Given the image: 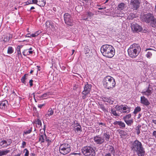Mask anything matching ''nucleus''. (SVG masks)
<instances>
[{
    "label": "nucleus",
    "mask_w": 156,
    "mask_h": 156,
    "mask_svg": "<svg viewBox=\"0 0 156 156\" xmlns=\"http://www.w3.org/2000/svg\"><path fill=\"white\" fill-rule=\"evenodd\" d=\"M101 51L103 56L108 58L112 57L115 54L114 48L109 44L103 45L101 47Z\"/></svg>",
    "instance_id": "f257e3e1"
},
{
    "label": "nucleus",
    "mask_w": 156,
    "mask_h": 156,
    "mask_svg": "<svg viewBox=\"0 0 156 156\" xmlns=\"http://www.w3.org/2000/svg\"><path fill=\"white\" fill-rule=\"evenodd\" d=\"M131 148L132 150L136 151L138 156H144L145 151L141 143L138 140H135L131 145Z\"/></svg>",
    "instance_id": "f03ea898"
},
{
    "label": "nucleus",
    "mask_w": 156,
    "mask_h": 156,
    "mask_svg": "<svg viewBox=\"0 0 156 156\" xmlns=\"http://www.w3.org/2000/svg\"><path fill=\"white\" fill-rule=\"evenodd\" d=\"M127 51L129 56L134 58L140 52L141 48L139 44L134 43L130 46Z\"/></svg>",
    "instance_id": "7ed1b4c3"
},
{
    "label": "nucleus",
    "mask_w": 156,
    "mask_h": 156,
    "mask_svg": "<svg viewBox=\"0 0 156 156\" xmlns=\"http://www.w3.org/2000/svg\"><path fill=\"white\" fill-rule=\"evenodd\" d=\"M104 87L108 89H112L115 86L116 83L114 79L110 76L105 77L103 80Z\"/></svg>",
    "instance_id": "20e7f679"
},
{
    "label": "nucleus",
    "mask_w": 156,
    "mask_h": 156,
    "mask_svg": "<svg viewBox=\"0 0 156 156\" xmlns=\"http://www.w3.org/2000/svg\"><path fill=\"white\" fill-rule=\"evenodd\" d=\"M143 20L147 23H150L151 26L156 28V19L153 15L151 13H147L143 16Z\"/></svg>",
    "instance_id": "39448f33"
},
{
    "label": "nucleus",
    "mask_w": 156,
    "mask_h": 156,
    "mask_svg": "<svg viewBox=\"0 0 156 156\" xmlns=\"http://www.w3.org/2000/svg\"><path fill=\"white\" fill-rule=\"evenodd\" d=\"M83 154L85 156H94L95 154L94 149L90 146L84 147L82 149Z\"/></svg>",
    "instance_id": "423d86ee"
},
{
    "label": "nucleus",
    "mask_w": 156,
    "mask_h": 156,
    "mask_svg": "<svg viewBox=\"0 0 156 156\" xmlns=\"http://www.w3.org/2000/svg\"><path fill=\"white\" fill-rule=\"evenodd\" d=\"M59 151L61 154L66 155L71 151L70 146L67 143L61 144L59 147Z\"/></svg>",
    "instance_id": "0eeeda50"
},
{
    "label": "nucleus",
    "mask_w": 156,
    "mask_h": 156,
    "mask_svg": "<svg viewBox=\"0 0 156 156\" xmlns=\"http://www.w3.org/2000/svg\"><path fill=\"white\" fill-rule=\"evenodd\" d=\"M65 23L69 26H71L73 25V20L72 17L69 13L65 14L64 16Z\"/></svg>",
    "instance_id": "6e6552de"
},
{
    "label": "nucleus",
    "mask_w": 156,
    "mask_h": 156,
    "mask_svg": "<svg viewBox=\"0 0 156 156\" xmlns=\"http://www.w3.org/2000/svg\"><path fill=\"white\" fill-rule=\"evenodd\" d=\"M91 87V85L88 83H87L85 85L84 87V90L82 93V94L83 95L82 97L83 99H85L86 98V96L90 93Z\"/></svg>",
    "instance_id": "1a4fd4ad"
},
{
    "label": "nucleus",
    "mask_w": 156,
    "mask_h": 156,
    "mask_svg": "<svg viewBox=\"0 0 156 156\" xmlns=\"http://www.w3.org/2000/svg\"><path fill=\"white\" fill-rule=\"evenodd\" d=\"M140 0H131L130 4L132 9L137 10L140 6Z\"/></svg>",
    "instance_id": "9d476101"
},
{
    "label": "nucleus",
    "mask_w": 156,
    "mask_h": 156,
    "mask_svg": "<svg viewBox=\"0 0 156 156\" xmlns=\"http://www.w3.org/2000/svg\"><path fill=\"white\" fill-rule=\"evenodd\" d=\"M94 142L97 144L101 145L104 142L103 138H102L101 135H97L93 137Z\"/></svg>",
    "instance_id": "9b49d317"
},
{
    "label": "nucleus",
    "mask_w": 156,
    "mask_h": 156,
    "mask_svg": "<svg viewBox=\"0 0 156 156\" xmlns=\"http://www.w3.org/2000/svg\"><path fill=\"white\" fill-rule=\"evenodd\" d=\"M131 27L132 30L134 32H138L142 30L141 27L136 23H132Z\"/></svg>",
    "instance_id": "f8f14e48"
},
{
    "label": "nucleus",
    "mask_w": 156,
    "mask_h": 156,
    "mask_svg": "<svg viewBox=\"0 0 156 156\" xmlns=\"http://www.w3.org/2000/svg\"><path fill=\"white\" fill-rule=\"evenodd\" d=\"M152 89L148 87L147 88L143 90L142 92L141 93L144 95H145L147 96H149L151 95V94L152 93Z\"/></svg>",
    "instance_id": "ddd939ff"
},
{
    "label": "nucleus",
    "mask_w": 156,
    "mask_h": 156,
    "mask_svg": "<svg viewBox=\"0 0 156 156\" xmlns=\"http://www.w3.org/2000/svg\"><path fill=\"white\" fill-rule=\"evenodd\" d=\"M102 99L104 102H106L107 103L111 105L112 104L114 101V99L110 97H103Z\"/></svg>",
    "instance_id": "4468645a"
},
{
    "label": "nucleus",
    "mask_w": 156,
    "mask_h": 156,
    "mask_svg": "<svg viewBox=\"0 0 156 156\" xmlns=\"http://www.w3.org/2000/svg\"><path fill=\"white\" fill-rule=\"evenodd\" d=\"M140 103L146 106H148L150 104L148 99L144 96L141 97Z\"/></svg>",
    "instance_id": "2eb2a0df"
},
{
    "label": "nucleus",
    "mask_w": 156,
    "mask_h": 156,
    "mask_svg": "<svg viewBox=\"0 0 156 156\" xmlns=\"http://www.w3.org/2000/svg\"><path fill=\"white\" fill-rule=\"evenodd\" d=\"M101 136L102 138H103L104 142H105V140L106 141H108L109 140L110 136L108 132L106 131L105 132V131L102 134Z\"/></svg>",
    "instance_id": "dca6fc26"
},
{
    "label": "nucleus",
    "mask_w": 156,
    "mask_h": 156,
    "mask_svg": "<svg viewBox=\"0 0 156 156\" xmlns=\"http://www.w3.org/2000/svg\"><path fill=\"white\" fill-rule=\"evenodd\" d=\"M131 108L126 105H122V112L123 113H128L130 111Z\"/></svg>",
    "instance_id": "f3484780"
},
{
    "label": "nucleus",
    "mask_w": 156,
    "mask_h": 156,
    "mask_svg": "<svg viewBox=\"0 0 156 156\" xmlns=\"http://www.w3.org/2000/svg\"><path fill=\"white\" fill-rule=\"evenodd\" d=\"M114 125H118L120 126V128H124L125 127V124L124 122L122 121H115L113 123Z\"/></svg>",
    "instance_id": "a211bd4d"
},
{
    "label": "nucleus",
    "mask_w": 156,
    "mask_h": 156,
    "mask_svg": "<svg viewBox=\"0 0 156 156\" xmlns=\"http://www.w3.org/2000/svg\"><path fill=\"white\" fill-rule=\"evenodd\" d=\"M54 114V110L51 108L49 109L47 113L45 115L46 119H48L50 116Z\"/></svg>",
    "instance_id": "6ab92c4d"
},
{
    "label": "nucleus",
    "mask_w": 156,
    "mask_h": 156,
    "mask_svg": "<svg viewBox=\"0 0 156 156\" xmlns=\"http://www.w3.org/2000/svg\"><path fill=\"white\" fill-rule=\"evenodd\" d=\"M74 130L76 132V131L77 132H81L82 131V129L81 126L78 123H76L74 125Z\"/></svg>",
    "instance_id": "aec40b11"
},
{
    "label": "nucleus",
    "mask_w": 156,
    "mask_h": 156,
    "mask_svg": "<svg viewBox=\"0 0 156 156\" xmlns=\"http://www.w3.org/2000/svg\"><path fill=\"white\" fill-rule=\"evenodd\" d=\"M46 137V135L44 133L41 135L40 134L39 141L41 143L44 142Z\"/></svg>",
    "instance_id": "412c9836"
},
{
    "label": "nucleus",
    "mask_w": 156,
    "mask_h": 156,
    "mask_svg": "<svg viewBox=\"0 0 156 156\" xmlns=\"http://www.w3.org/2000/svg\"><path fill=\"white\" fill-rule=\"evenodd\" d=\"M108 153H110L111 154H113L114 155H115V151L114 147L112 146H109L108 148Z\"/></svg>",
    "instance_id": "4be33fe9"
},
{
    "label": "nucleus",
    "mask_w": 156,
    "mask_h": 156,
    "mask_svg": "<svg viewBox=\"0 0 156 156\" xmlns=\"http://www.w3.org/2000/svg\"><path fill=\"white\" fill-rule=\"evenodd\" d=\"M126 8L125 5L122 2L119 4L118 5V9L120 11L123 10Z\"/></svg>",
    "instance_id": "5701e85b"
},
{
    "label": "nucleus",
    "mask_w": 156,
    "mask_h": 156,
    "mask_svg": "<svg viewBox=\"0 0 156 156\" xmlns=\"http://www.w3.org/2000/svg\"><path fill=\"white\" fill-rule=\"evenodd\" d=\"M10 151L9 150H0V156L6 155L7 154L10 153Z\"/></svg>",
    "instance_id": "b1692460"
},
{
    "label": "nucleus",
    "mask_w": 156,
    "mask_h": 156,
    "mask_svg": "<svg viewBox=\"0 0 156 156\" xmlns=\"http://www.w3.org/2000/svg\"><path fill=\"white\" fill-rule=\"evenodd\" d=\"M46 4V1L45 0H41V1H38L37 5L40 6H44Z\"/></svg>",
    "instance_id": "393cba45"
},
{
    "label": "nucleus",
    "mask_w": 156,
    "mask_h": 156,
    "mask_svg": "<svg viewBox=\"0 0 156 156\" xmlns=\"http://www.w3.org/2000/svg\"><path fill=\"white\" fill-rule=\"evenodd\" d=\"M7 103V101H2L0 103V108L2 109H4L6 106V103Z\"/></svg>",
    "instance_id": "a878e982"
},
{
    "label": "nucleus",
    "mask_w": 156,
    "mask_h": 156,
    "mask_svg": "<svg viewBox=\"0 0 156 156\" xmlns=\"http://www.w3.org/2000/svg\"><path fill=\"white\" fill-rule=\"evenodd\" d=\"M6 141L5 140H2L0 142V147H6Z\"/></svg>",
    "instance_id": "bb28decb"
},
{
    "label": "nucleus",
    "mask_w": 156,
    "mask_h": 156,
    "mask_svg": "<svg viewBox=\"0 0 156 156\" xmlns=\"http://www.w3.org/2000/svg\"><path fill=\"white\" fill-rule=\"evenodd\" d=\"M126 123L129 126H130L133 123V119H130L126 120H124Z\"/></svg>",
    "instance_id": "cd10ccee"
},
{
    "label": "nucleus",
    "mask_w": 156,
    "mask_h": 156,
    "mask_svg": "<svg viewBox=\"0 0 156 156\" xmlns=\"http://www.w3.org/2000/svg\"><path fill=\"white\" fill-rule=\"evenodd\" d=\"M14 51V49L12 47H9L8 48L7 53L9 54H12Z\"/></svg>",
    "instance_id": "c85d7f7f"
},
{
    "label": "nucleus",
    "mask_w": 156,
    "mask_h": 156,
    "mask_svg": "<svg viewBox=\"0 0 156 156\" xmlns=\"http://www.w3.org/2000/svg\"><path fill=\"white\" fill-rule=\"evenodd\" d=\"M32 131V127L30 128V129H27L25 130L23 133V135L24 136V135H27L28 134H29Z\"/></svg>",
    "instance_id": "c756f323"
},
{
    "label": "nucleus",
    "mask_w": 156,
    "mask_h": 156,
    "mask_svg": "<svg viewBox=\"0 0 156 156\" xmlns=\"http://www.w3.org/2000/svg\"><path fill=\"white\" fill-rule=\"evenodd\" d=\"M141 108L139 106H137V107L135 108L134 111L133 112V113L134 114H136L138 112H140L141 111Z\"/></svg>",
    "instance_id": "7c9ffc66"
},
{
    "label": "nucleus",
    "mask_w": 156,
    "mask_h": 156,
    "mask_svg": "<svg viewBox=\"0 0 156 156\" xmlns=\"http://www.w3.org/2000/svg\"><path fill=\"white\" fill-rule=\"evenodd\" d=\"M152 55V52L150 51H148L147 52L145 55V56L147 58L150 59L151 58Z\"/></svg>",
    "instance_id": "2f4dec72"
},
{
    "label": "nucleus",
    "mask_w": 156,
    "mask_h": 156,
    "mask_svg": "<svg viewBox=\"0 0 156 156\" xmlns=\"http://www.w3.org/2000/svg\"><path fill=\"white\" fill-rule=\"evenodd\" d=\"M122 105H116L115 107V109L118 111L122 113Z\"/></svg>",
    "instance_id": "473e14b6"
},
{
    "label": "nucleus",
    "mask_w": 156,
    "mask_h": 156,
    "mask_svg": "<svg viewBox=\"0 0 156 156\" xmlns=\"http://www.w3.org/2000/svg\"><path fill=\"white\" fill-rule=\"evenodd\" d=\"M111 112L114 116H119L118 114L117 113L116 111L114 109H111Z\"/></svg>",
    "instance_id": "72a5a7b5"
},
{
    "label": "nucleus",
    "mask_w": 156,
    "mask_h": 156,
    "mask_svg": "<svg viewBox=\"0 0 156 156\" xmlns=\"http://www.w3.org/2000/svg\"><path fill=\"white\" fill-rule=\"evenodd\" d=\"M141 128L140 125H138L136 127V133L137 135H139L140 133V130L141 129L140 128Z\"/></svg>",
    "instance_id": "f704fd0d"
},
{
    "label": "nucleus",
    "mask_w": 156,
    "mask_h": 156,
    "mask_svg": "<svg viewBox=\"0 0 156 156\" xmlns=\"http://www.w3.org/2000/svg\"><path fill=\"white\" fill-rule=\"evenodd\" d=\"M135 17V15L133 13H131L128 16L127 19L129 20H132Z\"/></svg>",
    "instance_id": "c9c22d12"
},
{
    "label": "nucleus",
    "mask_w": 156,
    "mask_h": 156,
    "mask_svg": "<svg viewBox=\"0 0 156 156\" xmlns=\"http://www.w3.org/2000/svg\"><path fill=\"white\" fill-rule=\"evenodd\" d=\"M86 15H87V16L88 18L90 19L94 15V14L90 12H87L86 13Z\"/></svg>",
    "instance_id": "e433bc0d"
},
{
    "label": "nucleus",
    "mask_w": 156,
    "mask_h": 156,
    "mask_svg": "<svg viewBox=\"0 0 156 156\" xmlns=\"http://www.w3.org/2000/svg\"><path fill=\"white\" fill-rule=\"evenodd\" d=\"M21 47H22V46H20V45H18L17 47V54L18 55H21V51H20Z\"/></svg>",
    "instance_id": "4c0bfd02"
},
{
    "label": "nucleus",
    "mask_w": 156,
    "mask_h": 156,
    "mask_svg": "<svg viewBox=\"0 0 156 156\" xmlns=\"http://www.w3.org/2000/svg\"><path fill=\"white\" fill-rule=\"evenodd\" d=\"M117 16L122 17L124 16V14L122 11H120L119 12H117Z\"/></svg>",
    "instance_id": "58836bf2"
},
{
    "label": "nucleus",
    "mask_w": 156,
    "mask_h": 156,
    "mask_svg": "<svg viewBox=\"0 0 156 156\" xmlns=\"http://www.w3.org/2000/svg\"><path fill=\"white\" fill-rule=\"evenodd\" d=\"M131 116V115L130 114H129L123 117V119L124 120H128L130 119Z\"/></svg>",
    "instance_id": "ea45409f"
},
{
    "label": "nucleus",
    "mask_w": 156,
    "mask_h": 156,
    "mask_svg": "<svg viewBox=\"0 0 156 156\" xmlns=\"http://www.w3.org/2000/svg\"><path fill=\"white\" fill-rule=\"evenodd\" d=\"M9 40V37L8 35H5L4 36L3 41L4 42H6L8 41Z\"/></svg>",
    "instance_id": "a19ab883"
},
{
    "label": "nucleus",
    "mask_w": 156,
    "mask_h": 156,
    "mask_svg": "<svg viewBox=\"0 0 156 156\" xmlns=\"http://www.w3.org/2000/svg\"><path fill=\"white\" fill-rule=\"evenodd\" d=\"M48 95L47 93H44L40 97L41 98H45L48 97Z\"/></svg>",
    "instance_id": "79ce46f5"
},
{
    "label": "nucleus",
    "mask_w": 156,
    "mask_h": 156,
    "mask_svg": "<svg viewBox=\"0 0 156 156\" xmlns=\"http://www.w3.org/2000/svg\"><path fill=\"white\" fill-rule=\"evenodd\" d=\"M86 14V13L84 14L82 16V18L83 20H87L88 19V17L87 16V15Z\"/></svg>",
    "instance_id": "37998d69"
},
{
    "label": "nucleus",
    "mask_w": 156,
    "mask_h": 156,
    "mask_svg": "<svg viewBox=\"0 0 156 156\" xmlns=\"http://www.w3.org/2000/svg\"><path fill=\"white\" fill-rule=\"evenodd\" d=\"M26 74H25L23 76H22L21 79V81L23 83L25 84V80H26Z\"/></svg>",
    "instance_id": "c03bdc74"
},
{
    "label": "nucleus",
    "mask_w": 156,
    "mask_h": 156,
    "mask_svg": "<svg viewBox=\"0 0 156 156\" xmlns=\"http://www.w3.org/2000/svg\"><path fill=\"white\" fill-rule=\"evenodd\" d=\"M25 151H26V152L24 156H29V151L27 149L25 148L24 150V152H25Z\"/></svg>",
    "instance_id": "a18cd8bd"
},
{
    "label": "nucleus",
    "mask_w": 156,
    "mask_h": 156,
    "mask_svg": "<svg viewBox=\"0 0 156 156\" xmlns=\"http://www.w3.org/2000/svg\"><path fill=\"white\" fill-rule=\"evenodd\" d=\"M45 140L48 142V146L51 143V140L49 139V137H47L46 138Z\"/></svg>",
    "instance_id": "49530a36"
},
{
    "label": "nucleus",
    "mask_w": 156,
    "mask_h": 156,
    "mask_svg": "<svg viewBox=\"0 0 156 156\" xmlns=\"http://www.w3.org/2000/svg\"><path fill=\"white\" fill-rule=\"evenodd\" d=\"M36 124L40 126L41 125L42 123L41 121L39 119H37V121H36Z\"/></svg>",
    "instance_id": "de8ad7c7"
},
{
    "label": "nucleus",
    "mask_w": 156,
    "mask_h": 156,
    "mask_svg": "<svg viewBox=\"0 0 156 156\" xmlns=\"http://www.w3.org/2000/svg\"><path fill=\"white\" fill-rule=\"evenodd\" d=\"M41 30H38L37 31L35 32L34 33V35L35 37H36L38 35H39V34H40L41 33Z\"/></svg>",
    "instance_id": "09e8293b"
},
{
    "label": "nucleus",
    "mask_w": 156,
    "mask_h": 156,
    "mask_svg": "<svg viewBox=\"0 0 156 156\" xmlns=\"http://www.w3.org/2000/svg\"><path fill=\"white\" fill-rule=\"evenodd\" d=\"M27 51V49H25L22 52L24 56H26L27 55H28Z\"/></svg>",
    "instance_id": "8fccbe9b"
},
{
    "label": "nucleus",
    "mask_w": 156,
    "mask_h": 156,
    "mask_svg": "<svg viewBox=\"0 0 156 156\" xmlns=\"http://www.w3.org/2000/svg\"><path fill=\"white\" fill-rule=\"evenodd\" d=\"M26 143L25 142L23 141L22 142L21 147L24 148L26 147Z\"/></svg>",
    "instance_id": "3c124183"
},
{
    "label": "nucleus",
    "mask_w": 156,
    "mask_h": 156,
    "mask_svg": "<svg viewBox=\"0 0 156 156\" xmlns=\"http://www.w3.org/2000/svg\"><path fill=\"white\" fill-rule=\"evenodd\" d=\"M100 108H101L103 111H105V107L104 106V105H101L100 106Z\"/></svg>",
    "instance_id": "603ef678"
},
{
    "label": "nucleus",
    "mask_w": 156,
    "mask_h": 156,
    "mask_svg": "<svg viewBox=\"0 0 156 156\" xmlns=\"http://www.w3.org/2000/svg\"><path fill=\"white\" fill-rule=\"evenodd\" d=\"M12 143V140H8V141H6V146L10 145Z\"/></svg>",
    "instance_id": "864d4df0"
},
{
    "label": "nucleus",
    "mask_w": 156,
    "mask_h": 156,
    "mask_svg": "<svg viewBox=\"0 0 156 156\" xmlns=\"http://www.w3.org/2000/svg\"><path fill=\"white\" fill-rule=\"evenodd\" d=\"M38 4V1L37 0H32V2L30 3V4Z\"/></svg>",
    "instance_id": "5fc2aeb1"
},
{
    "label": "nucleus",
    "mask_w": 156,
    "mask_h": 156,
    "mask_svg": "<svg viewBox=\"0 0 156 156\" xmlns=\"http://www.w3.org/2000/svg\"><path fill=\"white\" fill-rule=\"evenodd\" d=\"M30 35V36H27V37H35V36L34 35V33H33L31 34H27V35Z\"/></svg>",
    "instance_id": "6e6d98bb"
},
{
    "label": "nucleus",
    "mask_w": 156,
    "mask_h": 156,
    "mask_svg": "<svg viewBox=\"0 0 156 156\" xmlns=\"http://www.w3.org/2000/svg\"><path fill=\"white\" fill-rule=\"evenodd\" d=\"M124 133H125L124 131H122V130H121L119 132V133L120 134L121 136L124 135H125L124 134Z\"/></svg>",
    "instance_id": "4d7b16f0"
},
{
    "label": "nucleus",
    "mask_w": 156,
    "mask_h": 156,
    "mask_svg": "<svg viewBox=\"0 0 156 156\" xmlns=\"http://www.w3.org/2000/svg\"><path fill=\"white\" fill-rule=\"evenodd\" d=\"M44 104H39L38 105V107L39 108H41L43 106H44Z\"/></svg>",
    "instance_id": "13d9d810"
},
{
    "label": "nucleus",
    "mask_w": 156,
    "mask_h": 156,
    "mask_svg": "<svg viewBox=\"0 0 156 156\" xmlns=\"http://www.w3.org/2000/svg\"><path fill=\"white\" fill-rule=\"evenodd\" d=\"M33 80H30L29 81V83H30V85L31 87L33 86Z\"/></svg>",
    "instance_id": "bf43d9fd"
},
{
    "label": "nucleus",
    "mask_w": 156,
    "mask_h": 156,
    "mask_svg": "<svg viewBox=\"0 0 156 156\" xmlns=\"http://www.w3.org/2000/svg\"><path fill=\"white\" fill-rule=\"evenodd\" d=\"M153 136L156 138V131L155 130L153 132Z\"/></svg>",
    "instance_id": "052dcab7"
},
{
    "label": "nucleus",
    "mask_w": 156,
    "mask_h": 156,
    "mask_svg": "<svg viewBox=\"0 0 156 156\" xmlns=\"http://www.w3.org/2000/svg\"><path fill=\"white\" fill-rule=\"evenodd\" d=\"M105 156H115L113 154H111L110 153L106 154Z\"/></svg>",
    "instance_id": "680f3d73"
},
{
    "label": "nucleus",
    "mask_w": 156,
    "mask_h": 156,
    "mask_svg": "<svg viewBox=\"0 0 156 156\" xmlns=\"http://www.w3.org/2000/svg\"><path fill=\"white\" fill-rule=\"evenodd\" d=\"M28 50L27 49V50ZM27 53H28V54H32L33 53V51H27Z\"/></svg>",
    "instance_id": "e2e57ef3"
},
{
    "label": "nucleus",
    "mask_w": 156,
    "mask_h": 156,
    "mask_svg": "<svg viewBox=\"0 0 156 156\" xmlns=\"http://www.w3.org/2000/svg\"><path fill=\"white\" fill-rule=\"evenodd\" d=\"M98 124L99 125H102L103 126H105V124L102 123V122H98Z\"/></svg>",
    "instance_id": "0e129e2a"
},
{
    "label": "nucleus",
    "mask_w": 156,
    "mask_h": 156,
    "mask_svg": "<svg viewBox=\"0 0 156 156\" xmlns=\"http://www.w3.org/2000/svg\"><path fill=\"white\" fill-rule=\"evenodd\" d=\"M148 50H154V49H152V48H147L145 49V51H147Z\"/></svg>",
    "instance_id": "69168bd1"
},
{
    "label": "nucleus",
    "mask_w": 156,
    "mask_h": 156,
    "mask_svg": "<svg viewBox=\"0 0 156 156\" xmlns=\"http://www.w3.org/2000/svg\"><path fill=\"white\" fill-rule=\"evenodd\" d=\"M37 71H39L40 70H41L40 67V66H37Z\"/></svg>",
    "instance_id": "338daca9"
},
{
    "label": "nucleus",
    "mask_w": 156,
    "mask_h": 156,
    "mask_svg": "<svg viewBox=\"0 0 156 156\" xmlns=\"http://www.w3.org/2000/svg\"><path fill=\"white\" fill-rule=\"evenodd\" d=\"M21 155V154L19 153L15 155V156H20Z\"/></svg>",
    "instance_id": "774afa93"
}]
</instances>
